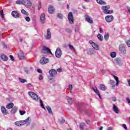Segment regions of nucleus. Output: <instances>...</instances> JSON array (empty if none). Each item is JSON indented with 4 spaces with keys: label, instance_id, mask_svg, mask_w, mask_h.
I'll return each instance as SVG.
<instances>
[{
    "label": "nucleus",
    "instance_id": "obj_37",
    "mask_svg": "<svg viewBox=\"0 0 130 130\" xmlns=\"http://www.w3.org/2000/svg\"><path fill=\"white\" fill-rule=\"evenodd\" d=\"M104 38L105 40H108V39L109 38V35L108 33H105Z\"/></svg>",
    "mask_w": 130,
    "mask_h": 130
},
{
    "label": "nucleus",
    "instance_id": "obj_46",
    "mask_svg": "<svg viewBox=\"0 0 130 130\" xmlns=\"http://www.w3.org/2000/svg\"><path fill=\"white\" fill-rule=\"evenodd\" d=\"M122 126L125 130H127V127L126 126V125L125 124H123Z\"/></svg>",
    "mask_w": 130,
    "mask_h": 130
},
{
    "label": "nucleus",
    "instance_id": "obj_42",
    "mask_svg": "<svg viewBox=\"0 0 130 130\" xmlns=\"http://www.w3.org/2000/svg\"><path fill=\"white\" fill-rule=\"evenodd\" d=\"M19 113H20V115H24V114H25L26 113V111L20 110Z\"/></svg>",
    "mask_w": 130,
    "mask_h": 130
},
{
    "label": "nucleus",
    "instance_id": "obj_55",
    "mask_svg": "<svg viewBox=\"0 0 130 130\" xmlns=\"http://www.w3.org/2000/svg\"><path fill=\"white\" fill-rule=\"evenodd\" d=\"M126 44L128 46V47H130V41H127Z\"/></svg>",
    "mask_w": 130,
    "mask_h": 130
},
{
    "label": "nucleus",
    "instance_id": "obj_20",
    "mask_svg": "<svg viewBox=\"0 0 130 130\" xmlns=\"http://www.w3.org/2000/svg\"><path fill=\"white\" fill-rule=\"evenodd\" d=\"M18 57L20 59H24L25 55L24 54V52H20V53L18 54Z\"/></svg>",
    "mask_w": 130,
    "mask_h": 130
},
{
    "label": "nucleus",
    "instance_id": "obj_14",
    "mask_svg": "<svg viewBox=\"0 0 130 130\" xmlns=\"http://www.w3.org/2000/svg\"><path fill=\"white\" fill-rule=\"evenodd\" d=\"M85 20L90 24L93 23V19L88 15H85Z\"/></svg>",
    "mask_w": 130,
    "mask_h": 130
},
{
    "label": "nucleus",
    "instance_id": "obj_41",
    "mask_svg": "<svg viewBox=\"0 0 130 130\" xmlns=\"http://www.w3.org/2000/svg\"><path fill=\"white\" fill-rule=\"evenodd\" d=\"M68 46H69V48L72 50V51H74V50H75V48L74 47V46H73V45H69Z\"/></svg>",
    "mask_w": 130,
    "mask_h": 130
},
{
    "label": "nucleus",
    "instance_id": "obj_63",
    "mask_svg": "<svg viewBox=\"0 0 130 130\" xmlns=\"http://www.w3.org/2000/svg\"><path fill=\"white\" fill-rule=\"evenodd\" d=\"M126 100H127V101H128V103H130V100H129V98H127V99H126Z\"/></svg>",
    "mask_w": 130,
    "mask_h": 130
},
{
    "label": "nucleus",
    "instance_id": "obj_6",
    "mask_svg": "<svg viewBox=\"0 0 130 130\" xmlns=\"http://www.w3.org/2000/svg\"><path fill=\"white\" fill-rule=\"evenodd\" d=\"M119 49L121 53H125V51H126V50L125 49V45L124 44L120 45Z\"/></svg>",
    "mask_w": 130,
    "mask_h": 130
},
{
    "label": "nucleus",
    "instance_id": "obj_17",
    "mask_svg": "<svg viewBox=\"0 0 130 130\" xmlns=\"http://www.w3.org/2000/svg\"><path fill=\"white\" fill-rule=\"evenodd\" d=\"M95 53L96 52L95 51V50L93 48H89L87 50V54L91 55V54H95Z\"/></svg>",
    "mask_w": 130,
    "mask_h": 130
},
{
    "label": "nucleus",
    "instance_id": "obj_19",
    "mask_svg": "<svg viewBox=\"0 0 130 130\" xmlns=\"http://www.w3.org/2000/svg\"><path fill=\"white\" fill-rule=\"evenodd\" d=\"M17 111H18V107H14L11 110L10 113H11V114H15V113H17Z\"/></svg>",
    "mask_w": 130,
    "mask_h": 130
},
{
    "label": "nucleus",
    "instance_id": "obj_58",
    "mask_svg": "<svg viewBox=\"0 0 130 130\" xmlns=\"http://www.w3.org/2000/svg\"><path fill=\"white\" fill-rule=\"evenodd\" d=\"M57 72H58V73H61V72H62L61 69H60V68L58 69L57 70Z\"/></svg>",
    "mask_w": 130,
    "mask_h": 130
},
{
    "label": "nucleus",
    "instance_id": "obj_26",
    "mask_svg": "<svg viewBox=\"0 0 130 130\" xmlns=\"http://www.w3.org/2000/svg\"><path fill=\"white\" fill-rule=\"evenodd\" d=\"M98 4L99 5H101L102 6H105L106 5V3L102 0H96Z\"/></svg>",
    "mask_w": 130,
    "mask_h": 130
},
{
    "label": "nucleus",
    "instance_id": "obj_44",
    "mask_svg": "<svg viewBox=\"0 0 130 130\" xmlns=\"http://www.w3.org/2000/svg\"><path fill=\"white\" fill-rule=\"evenodd\" d=\"M75 32H79V31H80V27L78 26H76L75 27Z\"/></svg>",
    "mask_w": 130,
    "mask_h": 130
},
{
    "label": "nucleus",
    "instance_id": "obj_35",
    "mask_svg": "<svg viewBox=\"0 0 130 130\" xmlns=\"http://www.w3.org/2000/svg\"><path fill=\"white\" fill-rule=\"evenodd\" d=\"M32 99L34 100H35L36 101H38L39 98H38V95H37V94L35 93V94H34V96H33Z\"/></svg>",
    "mask_w": 130,
    "mask_h": 130
},
{
    "label": "nucleus",
    "instance_id": "obj_38",
    "mask_svg": "<svg viewBox=\"0 0 130 130\" xmlns=\"http://www.w3.org/2000/svg\"><path fill=\"white\" fill-rule=\"evenodd\" d=\"M110 55H111V57H112L113 58H114V57H115V56H116V53H115L114 52H112L111 53Z\"/></svg>",
    "mask_w": 130,
    "mask_h": 130
},
{
    "label": "nucleus",
    "instance_id": "obj_4",
    "mask_svg": "<svg viewBox=\"0 0 130 130\" xmlns=\"http://www.w3.org/2000/svg\"><path fill=\"white\" fill-rule=\"evenodd\" d=\"M55 56L57 57V58H59L61 57L62 55V52H61V50L60 48H57L56 50L55 53Z\"/></svg>",
    "mask_w": 130,
    "mask_h": 130
},
{
    "label": "nucleus",
    "instance_id": "obj_62",
    "mask_svg": "<svg viewBox=\"0 0 130 130\" xmlns=\"http://www.w3.org/2000/svg\"><path fill=\"white\" fill-rule=\"evenodd\" d=\"M27 85V87H32V84H31V83H28Z\"/></svg>",
    "mask_w": 130,
    "mask_h": 130
},
{
    "label": "nucleus",
    "instance_id": "obj_10",
    "mask_svg": "<svg viewBox=\"0 0 130 130\" xmlns=\"http://www.w3.org/2000/svg\"><path fill=\"white\" fill-rule=\"evenodd\" d=\"M48 58L45 57H43L42 58L40 59V62L41 64H46L47 62H48Z\"/></svg>",
    "mask_w": 130,
    "mask_h": 130
},
{
    "label": "nucleus",
    "instance_id": "obj_12",
    "mask_svg": "<svg viewBox=\"0 0 130 130\" xmlns=\"http://www.w3.org/2000/svg\"><path fill=\"white\" fill-rule=\"evenodd\" d=\"M49 74L51 77L53 78V77H54V76L57 74V72L54 69H51L49 71Z\"/></svg>",
    "mask_w": 130,
    "mask_h": 130
},
{
    "label": "nucleus",
    "instance_id": "obj_51",
    "mask_svg": "<svg viewBox=\"0 0 130 130\" xmlns=\"http://www.w3.org/2000/svg\"><path fill=\"white\" fill-rule=\"evenodd\" d=\"M69 90H70V91H72V89H73V85H72L71 84L69 85Z\"/></svg>",
    "mask_w": 130,
    "mask_h": 130
},
{
    "label": "nucleus",
    "instance_id": "obj_18",
    "mask_svg": "<svg viewBox=\"0 0 130 130\" xmlns=\"http://www.w3.org/2000/svg\"><path fill=\"white\" fill-rule=\"evenodd\" d=\"M48 12L49 14H53V13H54V8L52 5L49 6Z\"/></svg>",
    "mask_w": 130,
    "mask_h": 130
},
{
    "label": "nucleus",
    "instance_id": "obj_2",
    "mask_svg": "<svg viewBox=\"0 0 130 130\" xmlns=\"http://www.w3.org/2000/svg\"><path fill=\"white\" fill-rule=\"evenodd\" d=\"M42 53H44V54H52V53L50 50V49L46 47V46H44L43 47Z\"/></svg>",
    "mask_w": 130,
    "mask_h": 130
},
{
    "label": "nucleus",
    "instance_id": "obj_54",
    "mask_svg": "<svg viewBox=\"0 0 130 130\" xmlns=\"http://www.w3.org/2000/svg\"><path fill=\"white\" fill-rule=\"evenodd\" d=\"M39 80H40V81H41V80H42V79H43V76L42 75H40L39 76Z\"/></svg>",
    "mask_w": 130,
    "mask_h": 130
},
{
    "label": "nucleus",
    "instance_id": "obj_5",
    "mask_svg": "<svg viewBox=\"0 0 130 130\" xmlns=\"http://www.w3.org/2000/svg\"><path fill=\"white\" fill-rule=\"evenodd\" d=\"M68 20L70 24H74V17H73V13L72 12H69L68 14Z\"/></svg>",
    "mask_w": 130,
    "mask_h": 130
},
{
    "label": "nucleus",
    "instance_id": "obj_48",
    "mask_svg": "<svg viewBox=\"0 0 130 130\" xmlns=\"http://www.w3.org/2000/svg\"><path fill=\"white\" fill-rule=\"evenodd\" d=\"M64 122H66V120H64V119H62L60 122V123L61 124H62L63 123H64Z\"/></svg>",
    "mask_w": 130,
    "mask_h": 130
},
{
    "label": "nucleus",
    "instance_id": "obj_3",
    "mask_svg": "<svg viewBox=\"0 0 130 130\" xmlns=\"http://www.w3.org/2000/svg\"><path fill=\"white\" fill-rule=\"evenodd\" d=\"M20 125H24V124H26V125H30V117H28L27 119L25 120L20 121Z\"/></svg>",
    "mask_w": 130,
    "mask_h": 130
},
{
    "label": "nucleus",
    "instance_id": "obj_64",
    "mask_svg": "<svg viewBox=\"0 0 130 130\" xmlns=\"http://www.w3.org/2000/svg\"><path fill=\"white\" fill-rule=\"evenodd\" d=\"M108 130H112V127H108Z\"/></svg>",
    "mask_w": 130,
    "mask_h": 130
},
{
    "label": "nucleus",
    "instance_id": "obj_16",
    "mask_svg": "<svg viewBox=\"0 0 130 130\" xmlns=\"http://www.w3.org/2000/svg\"><path fill=\"white\" fill-rule=\"evenodd\" d=\"M1 111L4 115H7V114H9V112H8L7 109H6L4 106L1 107Z\"/></svg>",
    "mask_w": 130,
    "mask_h": 130
},
{
    "label": "nucleus",
    "instance_id": "obj_25",
    "mask_svg": "<svg viewBox=\"0 0 130 130\" xmlns=\"http://www.w3.org/2000/svg\"><path fill=\"white\" fill-rule=\"evenodd\" d=\"M1 58L3 60H4V61H7V60H8V59H9V58L8 57V56H7V55H6L5 54H3L1 55Z\"/></svg>",
    "mask_w": 130,
    "mask_h": 130
},
{
    "label": "nucleus",
    "instance_id": "obj_61",
    "mask_svg": "<svg viewBox=\"0 0 130 130\" xmlns=\"http://www.w3.org/2000/svg\"><path fill=\"white\" fill-rule=\"evenodd\" d=\"M100 33L103 32V30L101 28V27H100Z\"/></svg>",
    "mask_w": 130,
    "mask_h": 130
},
{
    "label": "nucleus",
    "instance_id": "obj_39",
    "mask_svg": "<svg viewBox=\"0 0 130 130\" xmlns=\"http://www.w3.org/2000/svg\"><path fill=\"white\" fill-rule=\"evenodd\" d=\"M19 80L20 83H25V82H27V80H26L24 79L21 78H19Z\"/></svg>",
    "mask_w": 130,
    "mask_h": 130
},
{
    "label": "nucleus",
    "instance_id": "obj_53",
    "mask_svg": "<svg viewBox=\"0 0 130 130\" xmlns=\"http://www.w3.org/2000/svg\"><path fill=\"white\" fill-rule=\"evenodd\" d=\"M37 72L38 73H39V74H42V71L41 69H38L37 70Z\"/></svg>",
    "mask_w": 130,
    "mask_h": 130
},
{
    "label": "nucleus",
    "instance_id": "obj_50",
    "mask_svg": "<svg viewBox=\"0 0 130 130\" xmlns=\"http://www.w3.org/2000/svg\"><path fill=\"white\" fill-rule=\"evenodd\" d=\"M15 124L16 125H18V126H19L20 125V121H17L15 123Z\"/></svg>",
    "mask_w": 130,
    "mask_h": 130
},
{
    "label": "nucleus",
    "instance_id": "obj_15",
    "mask_svg": "<svg viewBox=\"0 0 130 130\" xmlns=\"http://www.w3.org/2000/svg\"><path fill=\"white\" fill-rule=\"evenodd\" d=\"M40 21L42 24L45 23V14L42 13L40 16Z\"/></svg>",
    "mask_w": 130,
    "mask_h": 130
},
{
    "label": "nucleus",
    "instance_id": "obj_60",
    "mask_svg": "<svg viewBox=\"0 0 130 130\" xmlns=\"http://www.w3.org/2000/svg\"><path fill=\"white\" fill-rule=\"evenodd\" d=\"M3 48H7V45L3 44Z\"/></svg>",
    "mask_w": 130,
    "mask_h": 130
},
{
    "label": "nucleus",
    "instance_id": "obj_49",
    "mask_svg": "<svg viewBox=\"0 0 130 130\" xmlns=\"http://www.w3.org/2000/svg\"><path fill=\"white\" fill-rule=\"evenodd\" d=\"M40 9H41V2H39V8H38V10H40Z\"/></svg>",
    "mask_w": 130,
    "mask_h": 130
},
{
    "label": "nucleus",
    "instance_id": "obj_24",
    "mask_svg": "<svg viewBox=\"0 0 130 130\" xmlns=\"http://www.w3.org/2000/svg\"><path fill=\"white\" fill-rule=\"evenodd\" d=\"M14 107V104L13 103H9L7 106L6 108L8 109H11Z\"/></svg>",
    "mask_w": 130,
    "mask_h": 130
},
{
    "label": "nucleus",
    "instance_id": "obj_13",
    "mask_svg": "<svg viewBox=\"0 0 130 130\" xmlns=\"http://www.w3.org/2000/svg\"><path fill=\"white\" fill-rule=\"evenodd\" d=\"M12 16L14 17V18H16L17 19H19L20 18V14H19L17 11H14L11 13Z\"/></svg>",
    "mask_w": 130,
    "mask_h": 130
},
{
    "label": "nucleus",
    "instance_id": "obj_8",
    "mask_svg": "<svg viewBox=\"0 0 130 130\" xmlns=\"http://www.w3.org/2000/svg\"><path fill=\"white\" fill-rule=\"evenodd\" d=\"M89 43L91 44V46L94 49H96V50H99V46L98 44H96L95 43H94L93 41H89Z\"/></svg>",
    "mask_w": 130,
    "mask_h": 130
},
{
    "label": "nucleus",
    "instance_id": "obj_31",
    "mask_svg": "<svg viewBox=\"0 0 130 130\" xmlns=\"http://www.w3.org/2000/svg\"><path fill=\"white\" fill-rule=\"evenodd\" d=\"M97 37H98V39H99V40H100V41H103V36H102V35H101V34H99L97 36Z\"/></svg>",
    "mask_w": 130,
    "mask_h": 130
},
{
    "label": "nucleus",
    "instance_id": "obj_29",
    "mask_svg": "<svg viewBox=\"0 0 130 130\" xmlns=\"http://www.w3.org/2000/svg\"><path fill=\"white\" fill-rule=\"evenodd\" d=\"M67 100L69 103V104H72L73 103V99L69 96H67Z\"/></svg>",
    "mask_w": 130,
    "mask_h": 130
},
{
    "label": "nucleus",
    "instance_id": "obj_28",
    "mask_svg": "<svg viewBox=\"0 0 130 130\" xmlns=\"http://www.w3.org/2000/svg\"><path fill=\"white\" fill-rule=\"evenodd\" d=\"M46 108L48 110V113L52 115L53 113H52V110H51V107H50L49 106H47Z\"/></svg>",
    "mask_w": 130,
    "mask_h": 130
},
{
    "label": "nucleus",
    "instance_id": "obj_43",
    "mask_svg": "<svg viewBox=\"0 0 130 130\" xmlns=\"http://www.w3.org/2000/svg\"><path fill=\"white\" fill-rule=\"evenodd\" d=\"M57 18H59V19H62V14L60 13H58L57 15Z\"/></svg>",
    "mask_w": 130,
    "mask_h": 130
},
{
    "label": "nucleus",
    "instance_id": "obj_40",
    "mask_svg": "<svg viewBox=\"0 0 130 130\" xmlns=\"http://www.w3.org/2000/svg\"><path fill=\"white\" fill-rule=\"evenodd\" d=\"M40 102L41 103V106L43 109H45V107H44V105H43V102L42 100H40Z\"/></svg>",
    "mask_w": 130,
    "mask_h": 130
},
{
    "label": "nucleus",
    "instance_id": "obj_56",
    "mask_svg": "<svg viewBox=\"0 0 130 130\" xmlns=\"http://www.w3.org/2000/svg\"><path fill=\"white\" fill-rule=\"evenodd\" d=\"M112 101H114L115 102L116 101V98L113 97L112 98Z\"/></svg>",
    "mask_w": 130,
    "mask_h": 130
},
{
    "label": "nucleus",
    "instance_id": "obj_7",
    "mask_svg": "<svg viewBox=\"0 0 130 130\" xmlns=\"http://www.w3.org/2000/svg\"><path fill=\"white\" fill-rule=\"evenodd\" d=\"M23 6H25L26 8H29L32 6V3L30 0H23Z\"/></svg>",
    "mask_w": 130,
    "mask_h": 130
},
{
    "label": "nucleus",
    "instance_id": "obj_59",
    "mask_svg": "<svg viewBox=\"0 0 130 130\" xmlns=\"http://www.w3.org/2000/svg\"><path fill=\"white\" fill-rule=\"evenodd\" d=\"M127 10L128 13H129L130 14V7H127Z\"/></svg>",
    "mask_w": 130,
    "mask_h": 130
},
{
    "label": "nucleus",
    "instance_id": "obj_47",
    "mask_svg": "<svg viewBox=\"0 0 130 130\" xmlns=\"http://www.w3.org/2000/svg\"><path fill=\"white\" fill-rule=\"evenodd\" d=\"M25 20H26L27 22H30V17H26L25 18Z\"/></svg>",
    "mask_w": 130,
    "mask_h": 130
},
{
    "label": "nucleus",
    "instance_id": "obj_9",
    "mask_svg": "<svg viewBox=\"0 0 130 130\" xmlns=\"http://www.w3.org/2000/svg\"><path fill=\"white\" fill-rule=\"evenodd\" d=\"M114 19V17L112 15H108L105 17V20L107 23H110V22H112Z\"/></svg>",
    "mask_w": 130,
    "mask_h": 130
},
{
    "label": "nucleus",
    "instance_id": "obj_34",
    "mask_svg": "<svg viewBox=\"0 0 130 130\" xmlns=\"http://www.w3.org/2000/svg\"><path fill=\"white\" fill-rule=\"evenodd\" d=\"M35 93H34V92L32 91H29L28 92V94L29 95V96L33 99V97H34V95H35Z\"/></svg>",
    "mask_w": 130,
    "mask_h": 130
},
{
    "label": "nucleus",
    "instance_id": "obj_33",
    "mask_svg": "<svg viewBox=\"0 0 130 130\" xmlns=\"http://www.w3.org/2000/svg\"><path fill=\"white\" fill-rule=\"evenodd\" d=\"M114 78L116 82V86H118V84H119V80H118V78L116 76H114Z\"/></svg>",
    "mask_w": 130,
    "mask_h": 130
},
{
    "label": "nucleus",
    "instance_id": "obj_21",
    "mask_svg": "<svg viewBox=\"0 0 130 130\" xmlns=\"http://www.w3.org/2000/svg\"><path fill=\"white\" fill-rule=\"evenodd\" d=\"M113 110L115 113L118 114V112H119V110L118 109V108L114 104L113 105Z\"/></svg>",
    "mask_w": 130,
    "mask_h": 130
},
{
    "label": "nucleus",
    "instance_id": "obj_1",
    "mask_svg": "<svg viewBox=\"0 0 130 130\" xmlns=\"http://www.w3.org/2000/svg\"><path fill=\"white\" fill-rule=\"evenodd\" d=\"M109 9H110V6L109 5L102 7V10L104 14H106V15L113 13V10H109Z\"/></svg>",
    "mask_w": 130,
    "mask_h": 130
},
{
    "label": "nucleus",
    "instance_id": "obj_32",
    "mask_svg": "<svg viewBox=\"0 0 130 130\" xmlns=\"http://www.w3.org/2000/svg\"><path fill=\"white\" fill-rule=\"evenodd\" d=\"M110 83L111 85H112L113 89H114V88H115V86L116 85L115 84V82H114L113 80H110Z\"/></svg>",
    "mask_w": 130,
    "mask_h": 130
},
{
    "label": "nucleus",
    "instance_id": "obj_57",
    "mask_svg": "<svg viewBox=\"0 0 130 130\" xmlns=\"http://www.w3.org/2000/svg\"><path fill=\"white\" fill-rule=\"evenodd\" d=\"M0 15H1V16H4V10H2L1 12H0Z\"/></svg>",
    "mask_w": 130,
    "mask_h": 130
},
{
    "label": "nucleus",
    "instance_id": "obj_30",
    "mask_svg": "<svg viewBox=\"0 0 130 130\" xmlns=\"http://www.w3.org/2000/svg\"><path fill=\"white\" fill-rule=\"evenodd\" d=\"M24 0H17L16 2V5H23Z\"/></svg>",
    "mask_w": 130,
    "mask_h": 130
},
{
    "label": "nucleus",
    "instance_id": "obj_45",
    "mask_svg": "<svg viewBox=\"0 0 130 130\" xmlns=\"http://www.w3.org/2000/svg\"><path fill=\"white\" fill-rule=\"evenodd\" d=\"M66 31L67 33H72V29L70 28H67Z\"/></svg>",
    "mask_w": 130,
    "mask_h": 130
},
{
    "label": "nucleus",
    "instance_id": "obj_36",
    "mask_svg": "<svg viewBox=\"0 0 130 130\" xmlns=\"http://www.w3.org/2000/svg\"><path fill=\"white\" fill-rule=\"evenodd\" d=\"M85 123H81L79 125V128L81 129H84V126H85Z\"/></svg>",
    "mask_w": 130,
    "mask_h": 130
},
{
    "label": "nucleus",
    "instance_id": "obj_27",
    "mask_svg": "<svg viewBox=\"0 0 130 130\" xmlns=\"http://www.w3.org/2000/svg\"><path fill=\"white\" fill-rule=\"evenodd\" d=\"M21 13L22 14V15H25V16H29V13L28 12L26 11L24 9L21 10Z\"/></svg>",
    "mask_w": 130,
    "mask_h": 130
},
{
    "label": "nucleus",
    "instance_id": "obj_52",
    "mask_svg": "<svg viewBox=\"0 0 130 130\" xmlns=\"http://www.w3.org/2000/svg\"><path fill=\"white\" fill-rule=\"evenodd\" d=\"M10 57L11 60H12L13 61H14L15 60V59H14V56H13V55H11L10 56Z\"/></svg>",
    "mask_w": 130,
    "mask_h": 130
},
{
    "label": "nucleus",
    "instance_id": "obj_23",
    "mask_svg": "<svg viewBox=\"0 0 130 130\" xmlns=\"http://www.w3.org/2000/svg\"><path fill=\"white\" fill-rule=\"evenodd\" d=\"M92 90L95 93H96V94H97V95H99V98L101 99V95H100L99 90L97 88H95L94 87L92 88Z\"/></svg>",
    "mask_w": 130,
    "mask_h": 130
},
{
    "label": "nucleus",
    "instance_id": "obj_11",
    "mask_svg": "<svg viewBox=\"0 0 130 130\" xmlns=\"http://www.w3.org/2000/svg\"><path fill=\"white\" fill-rule=\"evenodd\" d=\"M45 39L49 40L51 38V32H50V28L47 30V35L45 37Z\"/></svg>",
    "mask_w": 130,
    "mask_h": 130
},
{
    "label": "nucleus",
    "instance_id": "obj_22",
    "mask_svg": "<svg viewBox=\"0 0 130 130\" xmlns=\"http://www.w3.org/2000/svg\"><path fill=\"white\" fill-rule=\"evenodd\" d=\"M99 88L103 91H106V90H107V87H106L104 84H100Z\"/></svg>",
    "mask_w": 130,
    "mask_h": 130
}]
</instances>
